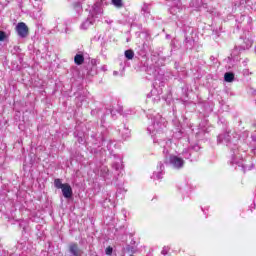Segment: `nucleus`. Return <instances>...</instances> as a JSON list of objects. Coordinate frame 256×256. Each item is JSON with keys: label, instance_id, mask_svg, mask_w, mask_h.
<instances>
[{"label": "nucleus", "instance_id": "nucleus-3", "mask_svg": "<svg viewBox=\"0 0 256 256\" xmlns=\"http://www.w3.org/2000/svg\"><path fill=\"white\" fill-rule=\"evenodd\" d=\"M69 252L73 256H82L83 255V250L79 248V245L77 243H71L69 245Z\"/></svg>", "mask_w": 256, "mask_h": 256}, {"label": "nucleus", "instance_id": "nucleus-12", "mask_svg": "<svg viewBox=\"0 0 256 256\" xmlns=\"http://www.w3.org/2000/svg\"><path fill=\"white\" fill-rule=\"evenodd\" d=\"M89 25H91V22L86 21L82 24V29H87V27H89Z\"/></svg>", "mask_w": 256, "mask_h": 256}, {"label": "nucleus", "instance_id": "nucleus-4", "mask_svg": "<svg viewBox=\"0 0 256 256\" xmlns=\"http://www.w3.org/2000/svg\"><path fill=\"white\" fill-rule=\"evenodd\" d=\"M170 163L175 166L177 169H181L183 167L185 161H183L182 158L177 156H171L170 157Z\"/></svg>", "mask_w": 256, "mask_h": 256}, {"label": "nucleus", "instance_id": "nucleus-7", "mask_svg": "<svg viewBox=\"0 0 256 256\" xmlns=\"http://www.w3.org/2000/svg\"><path fill=\"white\" fill-rule=\"evenodd\" d=\"M125 57L126 59H133V57H135V53L133 52V50H126Z\"/></svg>", "mask_w": 256, "mask_h": 256}, {"label": "nucleus", "instance_id": "nucleus-11", "mask_svg": "<svg viewBox=\"0 0 256 256\" xmlns=\"http://www.w3.org/2000/svg\"><path fill=\"white\" fill-rule=\"evenodd\" d=\"M113 253V248L111 246L106 248V255H111Z\"/></svg>", "mask_w": 256, "mask_h": 256}, {"label": "nucleus", "instance_id": "nucleus-8", "mask_svg": "<svg viewBox=\"0 0 256 256\" xmlns=\"http://www.w3.org/2000/svg\"><path fill=\"white\" fill-rule=\"evenodd\" d=\"M112 3L115 7H118V8L123 7V1L121 0H112Z\"/></svg>", "mask_w": 256, "mask_h": 256}, {"label": "nucleus", "instance_id": "nucleus-1", "mask_svg": "<svg viewBox=\"0 0 256 256\" xmlns=\"http://www.w3.org/2000/svg\"><path fill=\"white\" fill-rule=\"evenodd\" d=\"M54 187H56V189H61L62 195L65 199H71V197H73V188H71V185L68 183L63 184L61 179L57 178L54 180Z\"/></svg>", "mask_w": 256, "mask_h": 256}, {"label": "nucleus", "instance_id": "nucleus-6", "mask_svg": "<svg viewBox=\"0 0 256 256\" xmlns=\"http://www.w3.org/2000/svg\"><path fill=\"white\" fill-rule=\"evenodd\" d=\"M224 79L227 83H232V81L235 79V74L231 72H226L224 75Z\"/></svg>", "mask_w": 256, "mask_h": 256}, {"label": "nucleus", "instance_id": "nucleus-5", "mask_svg": "<svg viewBox=\"0 0 256 256\" xmlns=\"http://www.w3.org/2000/svg\"><path fill=\"white\" fill-rule=\"evenodd\" d=\"M85 62V57L82 54H76L74 57V63L76 65H83Z\"/></svg>", "mask_w": 256, "mask_h": 256}, {"label": "nucleus", "instance_id": "nucleus-2", "mask_svg": "<svg viewBox=\"0 0 256 256\" xmlns=\"http://www.w3.org/2000/svg\"><path fill=\"white\" fill-rule=\"evenodd\" d=\"M16 32L18 33L19 37L25 39V37L29 35V27H27V24H25V22H19L16 25Z\"/></svg>", "mask_w": 256, "mask_h": 256}, {"label": "nucleus", "instance_id": "nucleus-9", "mask_svg": "<svg viewBox=\"0 0 256 256\" xmlns=\"http://www.w3.org/2000/svg\"><path fill=\"white\" fill-rule=\"evenodd\" d=\"M169 253V247L165 246L162 251H161V254L162 255H167Z\"/></svg>", "mask_w": 256, "mask_h": 256}, {"label": "nucleus", "instance_id": "nucleus-10", "mask_svg": "<svg viewBox=\"0 0 256 256\" xmlns=\"http://www.w3.org/2000/svg\"><path fill=\"white\" fill-rule=\"evenodd\" d=\"M5 37H7V35L5 34V32L0 31V41H5Z\"/></svg>", "mask_w": 256, "mask_h": 256}]
</instances>
